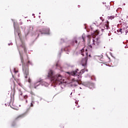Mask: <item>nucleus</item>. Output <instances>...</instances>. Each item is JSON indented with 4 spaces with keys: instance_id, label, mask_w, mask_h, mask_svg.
Wrapping results in <instances>:
<instances>
[{
    "instance_id": "1",
    "label": "nucleus",
    "mask_w": 128,
    "mask_h": 128,
    "mask_svg": "<svg viewBox=\"0 0 128 128\" xmlns=\"http://www.w3.org/2000/svg\"><path fill=\"white\" fill-rule=\"evenodd\" d=\"M80 64L82 66H84V68L82 69L80 71L77 69L76 71H73L70 73L68 72L67 74H69V76H73L74 78H72L69 77L68 78V83L72 84L73 86H78V81L82 80V74L84 72H88V58L86 57L82 59Z\"/></svg>"
},
{
    "instance_id": "2",
    "label": "nucleus",
    "mask_w": 128,
    "mask_h": 128,
    "mask_svg": "<svg viewBox=\"0 0 128 128\" xmlns=\"http://www.w3.org/2000/svg\"><path fill=\"white\" fill-rule=\"evenodd\" d=\"M48 77L50 80L52 84H54L56 86H60L64 82V77L60 74H56L54 76V72L52 70H49Z\"/></svg>"
},
{
    "instance_id": "3",
    "label": "nucleus",
    "mask_w": 128,
    "mask_h": 128,
    "mask_svg": "<svg viewBox=\"0 0 128 128\" xmlns=\"http://www.w3.org/2000/svg\"><path fill=\"white\" fill-rule=\"evenodd\" d=\"M88 48H98L102 43L100 38H90V36H88Z\"/></svg>"
},
{
    "instance_id": "4",
    "label": "nucleus",
    "mask_w": 128,
    "mask_h": 128,
    "mask_svg": "<svg viewBox=\"0 0 128 128\" xmlns=\"http://www.w3.org/2000/svg\"><path fill=\"white\" fill-rule=\"evenodd\" d=\"M20 60H21V62L22 64V70H23V72L25 76V78H28V66H24V58H22V55H20Z\"/></svg>"
},
{
    "instance_id": "5",
    "label": "nucleus",
    "mask_w": 128,
    "mask_h": 128,
    "mask_svg": "<svg viewBox=\"0 0 128 128\" xmlns=\"http://www.w3.org/2000/svg\"><path fill=\"white\" fill-rule=\"evenodd\" d=\"M80 54L82 56H86V58H88V49L86 48H83L80 50Z\"/></svg>"
},
{
    "instance_id": "6",
    "label": "nucleus",
    "mask_w": 128,
    "mask_h": 128,
    "mask_svg": "<svg viewBox=\"0 0 128 128\" xmlns=\"http://www.w3.org/2000/svg\"><path fill=\"white\" fill-rule=\"evenodd\" d=\"M40 84H42V80H40L37 82H36L34 84V88H36Z\"/></svg>"
},
{
    "instance_id": "7",
    "label": "nucleus",
    "mask_w": 128,
    "mask_h": 128,
    "mask_svg": "<svg viewBox=\"0 0 128 128\" xmlns=\"http://www.w3.org/2000/svg\"><path fill=\"white\" fill-rule=\"evenodd\" d=\"M110 22L108 21L106 22L104 24V28L105 30H108V28H110V27H108V24Z\"/></svg>"
},
{
    "instance_id": "8",
    "label": "nucleus",
    "mask_w": 128,
    "mask_h": 128,
    "mask_svg": "<svg viewBox=\"0 0 128 128\" xmlns=\"http://www.w3.org/2000/svg\"><path fill=\"white\" fill-rule=\"evenodd\" d=\"M41 84L42 86H48L50 84L46 82L42 81V80H41Z\"/></svg>"
},
{
    "instance_id": "9",
    "label": "nucleus",
    "mask_w": 128,
    "mask_h": 128,
    "mask_svg": "<svg viewBox=\"0 0 128 128\" xmlns=\"http://www.w3.org/2000/svg\"><path fill=\"white\" fill-rule=\"evenodd\" d=\"M94 34H96V36L100 34V31H98V30H96V31L94 32Z\"/></svg>"
},
{
    "instance_id": "10",
    "label": "nucleus",
    "mask_w": 128,
    "mask_h": 128,
    "mask_svg": "<svg viewBox=\"0 0 128 128\" xmlns=\"http://www.w3.org/2000/svg\"><path fill=\"white\" fill-rule=\"evenodd\" d=\"M108 18L111 20H114V16H108Z\"/></svg>"
},
{
    "instance_id": "11",
    "label": "nucleus",
    "mask_w": 128,
    "mask_h": 128,
    "mask_svg": "<svg viewBox=\"0 0 128 128\" xmlns=\"http://www.w3.org/2000/svg\"><path fill=\"white\" fill-rule=\"evenodd\" d=\"M14 72L15 74H16L17 72H18V68H14Z\"/></svg>"
},
{
    "instance_id": "12",
    "label": "nucleus",
    "mask_w": 128,
    "mask_h": 128,
    "mask_svg": "<svg viewBox=\"0 0 128 128\" xmlns=\"http://www.w3.org/2000/svg\"><path fill=\"white\" fill-rule=\"evenodd\" d=\"M24 100H28V95H25L24 96Z\"/></svg>"
},
{
    "instance_id": "13",
    "label": "nucleus",
    "mask_w": 128,
    "mask_h": 128,
    "mask_svg": "<svg viewBox=\"0 0 128 128\" xmlns=\"http://www.w3.org/2000/svg\"><path fill=\"white\" fill-rule=\"evenodd\" d=\"M34 102L32 101V102L30 103V106H32V107L34 106Z\"/></svg>"
},
{
    "instance_id": "14",
    "label": "nucleus",
    "mask_w": 128,
    "mask_h": 128,
    "mask_svg": "<svg viewBox=\"0 0 128 128\" xmlns=\"http://www.w3.org/2000/svg\"><path fill=\"white\" fill-rule=\"evenodd\" d=\"M74 42H75V44H78V41L76 40H74V41H73L72 42V46H74Z\"/></svg>"
},
{
    "instance_id": "15",
    "label": "nucleus",
    "mask_w": 128,
    "mask_h": 128,
    "mask_svg": "<svg viewBox=\"0 0 128 128\" xmlns=\"http://www.w3.org/2000/svg\"><path fill=\"white\" fill-rule=\"evenodd\" d=\"M84 36H85L84 34H83L82 36V38L83 42H84V40H85Z\"/></svg>"
},
{
    "instance_id": "16",
    "label": "nucleus",
    "mask_w": 128,
    "mask_h": 128,
    "mask_svg": "<svg viewBox=\"0 0 128 128\" xmlns=\"http://www.w3.org/2000/svg\"><path fill=\"white\" fill-rule=\"evenodd\" d=\"M28 64H32V62L30 61H28Z\"/></svg>"
},
{
    "instance_id": "17",
    "label": "nucleus",
    "mask_w": 128,
    "mask_h": 128,
    "mask_svg": "<svg viewBox=\"0 0 128 128\" xmlns=\"http://www.w3.org/2000/svg\"><path fill=\"white\" fill-rule=\"evenodd\" d=\"M42 34H47L46 31H40Z\"/></svg>"
},
{
    "instance_id": "18",
    "label": "nucleus",
    "mask_w": 128,
    "mask_h": 128,
    "mask_svg": "<svg viewBox=\"0 0 128 128\" xmlns=\"http://www.w3.org/2000/svg\"><path fill=\"white\" fill-rule=\"evenodd\" d=\"M28 82H29L30 84V82H32V80H30V78H28Z\"/></svg>"
},
{
    "instance_id": "19",
    "label": "nucleus",
    "mask_w": 128,
    "mask_h": 128,
    "mask_svg": "<svg viewBox=\"0 0 128 128\" xmlns=\"http://www.w3.org/2000/svg\"><path fill=\"white\" fill-rule=\"evenodd\" d=\"M100 56V58H102L104 57V56L102 54H101Z\"/></svg>"
},
{
    "instance_id": "20",
    "label": "nucleus",
    "mask_w": 128,
    "mask_h": 128,
    "mask_svg": "<svg viewBox=\"0 0 128 128\" xmlns=\"http://www.w3.org/2000/svg\"><path fill=\"white\" fill-rule=\"evenodd\" d=\"M122 28L119 30V32H122Z\"/></svg>"
},
{
    "instance_id": "21",
    "label": "nucleus",
    "mask_w": 128,
    "mask_h": 128,
    "mask_svg": "<svg viewBox=\"0 0 128 128\" xmlns=\"http://www.w3.org/2000/svg\"><path fill=\"white\" fill-rule=\"evenodd\" d=\"M8 46H12V43L9 44Z\"/></svg>"
},
{
    "instance_id": "22",
    "label": "nucleus",
    "mask_w": 128,
    "mask_h": 128,
    "mask_svg": "<svg viewBox=\"0 0 128 128\" xmlns=\"http://www.w3.org/2000/svg\"><path fill=\"white\" fill-rule=\"evenodd\" d=\"M20 96H22V92H20Z\"/></svg>"
},
{
    "instance_id": "23",
    "label": "nucleus",
    "mask_w": 128,
    "mask_h": 128,
    "mask_svg": "<svg viewBox=\"0 0 128 128\" xmlns=\"http://www.w3.org/2000/svg\"><path fill=\"white\" fill-rule=\"evenodd\" d=\"M100 20H102V17H100Z\"/></svg>"
},
{
    "instance_id": "24",
    "label": "nucleus",
    "mask_w": 128,
    "mask_h": 128,
    "mask_svg": "<svg viewBox=\"0 0 128 128\" xmlns=\"http://www.w3.org/2000/svg\"><path fill=\"white\" fill-rule=\"evenodd\" d=\"M101 30H102V32H104V29H102Z\"/></svg>"
},
{
    "instance_id": "25",
    "label": "nucleus",
    "mask_w": 128,
    "mask_h": 128,
    "mask_svg": "<svg viewBox=\"0 0 128 128\" xmlns=\"http://www.w3.org/2000/svg\"><path fill=\"white\" fill-rule=\"evenodd\" d=\"M26 104H28V100H26Z\"/></svg>"
},
{
    "instance_id": "26",
    "label": "nucleus",
    "mask_w": 128,
    "mask_h": 128,
    "mask_svg": "<svg viewBox=\"0 0 128 128\" xmlns=\"http://www.w3.org/2000/svg\"><path fill=\"white\" fill-rule=\"evenodd\" d=\"M78 8H80V6H78Z\"/></svg>"
},
{
    "instance_id": "27",
    "label": "nucleus",
    "mask_w": 128,
    "mask_h": 128,
    "mask_svg": "<svg viewBox=\"0 0 128 128\" xmlns=\"http://www.w3.org/2000/svg\"><path fill=\"white\" fill-rule=\"evenodd\" d=\"M58 66V64H56V66Z\"/></svg>"
},
{
    "instance_id": "28",
    "label": "nucleus",
    "mask_w": 128,
    "mask_h": 128,
    "mask_svg": "<svg viewBox=\"0 0 128 128\" xmlns=\"http://www.w3.org/2000/svg\"><path fill=\"white\" fill-rule=\"evenodd\" d=\"M72 94V92H71L70 94Z\"/></svg>"
},
{
    "instance_id": "29",
    "label": "nucleus",
    "mask_w": 128,
    "mask_h": 128,
    "mask_svg": "<svg viewBox=\"0 0 128 128\" xmlns=\"http://www.w3.org/2000/svg\"><path fill=\"white\" fill-rule=\"evenodd\" d=\"M48 32L49 30H48Z\"/></svg>"
}]
</instances>
